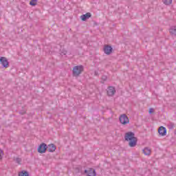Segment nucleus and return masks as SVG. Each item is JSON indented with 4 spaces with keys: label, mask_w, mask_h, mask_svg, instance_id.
<instances>
[{
    "label": "nucleus",
    "mask_w": 176,
    "mask_h": 176,
    "mask_svg": "<svg viewBox=\"0 0 176 176\" xmlns=\"http://www.w3.org/2000/svg\"><path fill=\"white\" fill-rule=\"evenodd\" d=\"M125 141H129V146L131 148H134V146H137V142L138 140L135 138V135L133 132H128L125 133L124 135Z\"/></svg>",
    "instance_id": "obj_1"
},
{
    "label": "nucleus",
    "mask_w": 176,
    "mask_h": 176,
    "mask_svg": "<svg viewBox=\"0 0 176 176\" xmlns=\"http://www.w3.org/2000/svg\"><path fill=\"white\" fill-rule=\"evenodd\" d=\"M83 69L84 68L82 65L75 66L73 68V76H79L83 72Z\"/></svg>",
    "instance_id": "obj_2"
},
{
    "label": "nucleus",
    "mask_w": 176,
    "mask_h": 176,
    "mask_svg": "<svg viewBox=\"0 0 176 176\" xmlns=\"http://www.w3.org/2000/svg\"><path fill=\"white\" fill-rule=\"evenodd\" d=\"M119 120L121 124H129V123H130V120H129V117H127L126 114L120 116Z\"/></svg>",
    "instance_id": "obj_3"
},
{
    "label": "nucleus",
    "mask_w": 176,
    "mask_h": 176,
    "mask_svg": "<svg viewBox=\"0 0 176 176\" xmlns=\"http://www.w3.org/2000/svg\"><path fill=\"white\" fill-rule=\"evenodd\" d=\"M0 63L3 65V68L9 67V61L8 60V58H6V57L1 56Z\"/></svg>",
    "instance_id": "obj_4"
},
{
    "label": "nucleus",
    "mask_w": 176,
    "mask_h": 176,
    "mask_svg": "<svg viewBox=\"0 0 176 176\" xmlns=\"http://www.w3.org/2000/svg\"><path fill=\"white\" fill-rule=\"evenodd\" d=\"M47 149V145L45 143H42L40 144V146L38 148V153H45L46 152V150Z\"/></svg>",
    "instance_id": "obj_5"
},
{
    "label": "nucleus",
    "mask_w": 176,
    "mask_h": 176,
    "mask_svg": "<svg viewBox=\"0 0 176 176\" xmlns=\"http://www.w3.org/2000/svg\"><path fill=\"white\" fill-rule=\"evenodd\" d=\"M85 174L87 176H96L97 173H96V170L93 168H89L85 170Z\"/></svg>",
    "instance_id": "obj_6"
},
{
    "label": "nucleus",
    "mask_w": 176,
    "mask_h": 176,
    "mask_svg": "<svg viewBox=\"0 0 176 176\" xmlns=\"http://www.w3.org/2000/svg\"><path fill=\"white\" fill-rule=\"evenodd\" d=\"M158 133H159L160 135H161L162 137H164V135H166V134H167V129L164 126H160L158 129Z\"/></svg>",
    "instance_id": "obj_7"
},
{
    "label": "nucleus",
    "mask_w": 176,
    "mask_h": 176,
    "mask_svg": "<svg viewBox=\"0 0 176 176\" xmlns=\"http://www.w3.org/2000/svg\"><path fill=\"white\" fill-rule=\"evenodd\" d=\"M115 93H116V90H115V87H109L107 88V94L110 97H112V96H114Z\"/></svg>",
    "instance_id": "obj_8"
},
{
    "label": "nucleus",
    "mask_w": 176,
    "mask_h": 176,
    "mask_svg": "<svg viewBox=\"0 0 176 176\" xmlns=\"http://www.w3.org/2000/svg\"><path fill=\"white\" fill-rule=\"evenodd\" d=\"M90 17H91V14L90 12H87L85 14L80 16V19L82 21H86V20L90 19Z\"/></svg>",
    "instance_id": "obj_9"
},
{
    "label": "nucleus",
    "mask_w": 176,
    "mask_h": 176,
    "mask_svg": "<svg viewBox=\"0 0 176 176\" xmlns=\"http://www.w3.org/2000/svg\"><path fill=\"white\" fill-rule=\"evenodd\" d=\"M104 52L105 54H111V53H112V47L109 45H105L104 47Z\"/></svg>",
    "instance_id": "obj_10"
},
{
    "label": "nucleus",
    "mask_w": 176,
    "mask_h": 176,
    "mask_svg": "<svg viewBox=\"0 0 176 176\" xmlns=\"http://www.w3.org/2000/svg\"><path fill=\"white\" fill-rule=\"evenodd\" d=\"M47 148L48 150V152H54V151L57 149V147L56 146V145L51 144H49L48 146H47Z\"/></svg>",
    "instance_id": "obj_11"
},
{
    "label": "nucleus",
    "mask_w": 176,
    "mask_h": 176,
    "mask_svg": "<svg viewBox=\"0 0 176 176\" xmlns=\"http://www.w3.org/2000/svg\"><path fill=\"white\" fill-rule=\"evenodd\" d=\"M151 148H149V147H146L143 149V153L144 155H145V156H151Z\"/></svg>",
    "instance_id": "obj_12"
},
{
    "label": "nucleus",
    "mask_w": 176,
    "mask_h": 176,
    "mask_svg": "<svg viewBox=\"0 0 176 176\" xmlns=\"http://www.w3.org/2000/svg\"><path fill=\"white\" fill-rule=\"evenodd\" d=\"M169 32L170 35H173L174 36H176V26H172L169 29Z\"/></svg>",
    "instance_id": "obj_13"
},
{
    "label": "nucleus",
    "mask_w": 176,
    "mask_h": 176,
    "mask_svg": "<svg viewBox=\"0 0 176 176\" xmlns=\"http://www.w3.org/2000/svg\"><path fill=\"white\" fill-rule=\"evenodd\" d=\"M19 176H30V174L26 170L19 172Z\"/></svg>",
    "instance_id": "obj_14"
},
{
    "label": "nucleus",
    "mask_w": 176,
    "mask_h": 176,
    "mask_svg": "<svg viewBox=\"0 0 176 176\" xmlns=\"http://www.w3.org/2000/svg\"><path fill=\"white\" fill-rule=\"evenodd\" d=\"M163 3H164V5H171V3H173V0H162Z\"/></svg>",
    "instance_id": "obj_15"
},
{
    "label": "nucleus",
    "mask_w": 176,
    "mask_h": 176,
    "mask_svg": "<svg viewBox=\"0 0 176 176\" xmlns=\"http://www.w3.org/2000/svg\"><path fill=\"white\" fill-rule=\"evenodd\" d=\"M36 2H38V0H31L30 5H31V6H36Z\"/></svg>",
    "instance_id": "obj_16"
},
{
    "label": "nucleus",
    "mask_w": 176,
    "mask_h": 176,
    "mask_svg": "<svg viewBox=\"0 0 176 176\" xmlns=\"http://www.w3.org/2000/svg\"><path fill=\"white\" fill-rule=\"evenodd\" d=\"M168 129H174V127H175L174 123H173V122L169 123L168 124Z\"/></svg>",
    "instance_id": "obj_17"
},
{
    "label": "nucleus",
    "mask_w": 176,
    "mask_h": 176,
    "mask_svg": "<svg viewBox=\"0 0 176 176\" xmlns=\"http://www.w3.org/2000/svg\"><path fill=\"white\" fill-rule=\"evenodd\" d=\"M15 160L18 163V164H20L21 163V158H16Z\"/></svg>",
    "instance_id": "obj_18"
},
{
    "label": "nucleus",
    "mask_w": 176,
    "mask_h": 176,
    "mask_svg": "<svg viewBox=\"0 0 176 176\" xmlns=\"http://www.w3.org/2000/svg\"><path fill=\"white\" fill-rule=\"evenodd\" d=\"M2 155H3V151L0 149V160H2Z\"/></svg>",
    "instance_id": "obj_19"
},
{
    "label": "nucleus",
    "mask_w": 176,
    "mask_h": 176,
    "mask_svg": "<svg viewBox=\"0 0 176 176\" xmlns=\"http://www.w3.org/2000/svg\"><path fill=\"white\" fill-rule=\"evenodd\" d=\"M102 80L104 81L107 80V76H102Z\"/></svg>",
    "instance_id": "obj_20"
},
{
    "label": "nucleus",
    "mask_w": 176,
    "mask_h": 176,
    "mask_svg": "<svg viewBox=\"0 0 176 176\" xmlns=\"http://www.w3.org/2000/svg\"><path fill=\"white\" fill-rule=\"evenodd\" d=\"M148 112L149 113H152L153 112V109H150Z\"/></svg>",
    "instance_id": "obj_21"
},
{
    "label": "nucleus",
    "mask_w": 176,
    "mask_h": 176,
    "mask_svg": "<svg viewBox=\"0 0 176 176\" xmlns=\"http://www.w3.org/2000/svg\"><path fill=\"white\" fill-rule=\"evenodd\" d=\"M95 75H96V76L98 75V72L95 71Z\"/></svg>",
    "instance_id": "obj_22"
},
{
    "label": "nucleus",
    "mask_w": 176,
    "mask_h": 176,
    "mask_svg": "<svg viewBox=\"0 0 176 176\" xmlns=\"http://www.w3.org/2000/svg\"><path fill=\"white\" fill-rule=\"evenodd\" d=\"M67 54V52H65V53H64V54Z\"/></svg>",
    "instance_id": "obj_23"
}]
</instances>
